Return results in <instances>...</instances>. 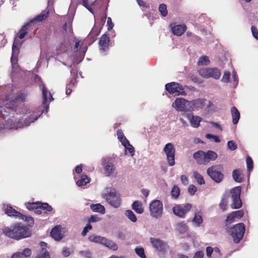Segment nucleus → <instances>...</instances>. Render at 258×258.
I'll return each instance as SVG.
<instances>
[{"label": "nucleus", "mask_w": 258, "mask_h": 258, "mask_svg": "<svg viewBox=\"0 0 258 258\" xmlns=\"http://www.w3.org/2000/svg\"><path fill=\"white\" fill-rule=\"evenodd\" d=\"M205 100L203 99H197L190 101L192 110L194 107H202L204 103Z\"/></svg>", "instance_id": "nucleus-30"}, {"label": "nucleus", "mask_w": 258, "mask_h": 258, "mask_svg": "<svg viewBox=\"0 0 258 258\" xmlns=\"http://www.w3.org/2000/svg\"><path fill=\"white\" fill-rule=\"evenodd\" d=\"M241 187L237 186L232 188L230 191L232 203L231 205L232 209H239L242 206V202L240 198Z\"/></svg>", "instance_id": "nucleus-9"}, {"label": "nucleus", "mask_w": 258, "mask_h": 258, "mask_svg": "<svg viewBox=\"0 0 258 258\" xmlns=\"http://www.w3.org/2000/svg\"><path fill=\"white\" fill-rule=\"evenodd\" d=\"M172 107L178 111H190L192 110L190 101L182 98H177L172 103Z\"/></svg>", "instance_id": "nucleus-5"}, {"label": "nucleus", "mask_w": 258, "mask_h": 258, "mask_svg": "<svg viewBox=\"0 0 258 258\" xmlns=\"http://www.w3.org/2000/svg\"><path fill=\"white\" fill-rule=\"evenodd\" d=\"M102 244L114 251L117 250L118 249V245L114 241L105 237L104 238Z\"/></svg>", "instance_id": "nucleus-21"}, {"label": "nucleus", "mask_w": 258, "mask_h": 258, "mask_svg": "<svg viewBox=\"0 0 258 258\" xmlns=\"http://www.w3.org/2000/svg\"><path fill=\"white\" fill-rule=\"evenodd\" d=\"M16 115L18 116V114L17 113ZM21 119L20 117H18L17 116H13V118H9L8 119L7 123L6 125H3V126H0V129L2 130L3 128H9V129H17L18 127H20L18 124L16 125V123H20L21 122Z\"/></svg>", "instance_id": "nucleus-13"}, {"label": "nucleus", "mask_w": 258, "mask_h": 258, "mask_svg": "<svg viewBox=\"0 0 258 258\" xmlns=\"http://www.w3.org/2000/svg\"><path fill=\"white\" fill-rule=\"evenodd\" d=\"M63 30L67 33H71L72 31L71 23L66 22L63 26Z\"/></svg>", "instance_id": "nucleus-50"}, {"label": "nucleus", "mask_w": 258, "mask_h": 258, "mask_svg": "<svg viewBox=\"0 0 258 258\" xmlns=\"http://www.w3.org/2000/svg\"><path fill=\"white\" fill-rule=\"evenodd\" d=\"M205 152L200 150L194 154L193 157L199 164L205 165Z\"/></svg>", "instance_id": "nucleus-19"}, {"label": "nucleus", "mask_w": 258, "mask_h": 258, "mask_svg": "<svg viewBox=\"0 0 258 258\" xmlns=\"http://www.w3.org/2000/svg\"><path fill=\"white\" fill-rule=\"evenodd\" d=\"M163 152L166 155V160L168 164L172 166L175 164V149L174 145L169 143L165 145L163 148Z\"/></svg>", "instance_id": "nucleus-8"}, {"label": "nucleus", "mask_w": 258, "mask_h": 258, "mask_svg": "<svg viewBox=\"0 0 258 258\" xmlns=\"http://www.w3.org/2000/svg\"><path fill=\"white\" fill-rule=\"evenodd\" d=\"M232 176L234 180L238 182H241L242 181V178L240 175L239 170L235 169L233 171Z\"/></svg>", "instance_id": "nucleus-36"}, {"label": "nucleus", "mask_w": 258, "mask_h": 258, "mask_svg": "<svg viewBox=\"0 0 258 258\" xmlns=\"http://www.w3.org/2000/svg\"><path fill=\"white\" fill-rule=\"evenodd\" d=\"M39 203H28L26 204L27 208L29 210H36V208L39 207Z\"/></svg>", "instance_id": "nucleus-47"}, {"label": "nucleus", "mask_w": 258, "mask_h": 258, "mask_svg": "<svg viewBox=\"0 0 258 258\" xmlns=\"http://www.w3.org/2000/svg\"><path fill=\"white\" fill-rule=\"evenodd\" d=\"M171 193V196L173 198H177L180 193L179 188L177 186H175V185L172 188Z\"/></svg>", "instance_id": "nucleus-45"}, {"label": "nucleus", "mask_w": 258, "mask_h": 258, "mask_svg": "<svg viewBox=\"0 0 258 258\" xmlns=\"http://www.w3.org/2000/svg\"><path fill=\"white\" fill-rule=\"evenodd\" d=\"M79 254L86 258H91L92 253L89 250H82L79 252Z\"/></svg>", "instance_id": "nucleus-49"}, {"label": "nucleus", "mask_w": 258, "mask_h": 258, "mask_svg": "<svg viewBox=\"0 0 258 258\" xmlns=\"http://www.w3.org/2000/svg\"><path fill=\"white\" fill-rule=\"evenodd\" d=\"M137 254L141 258H146V256L145 254L144 249L142 247H137L135 249Z\"/></svg>", "instance_id": "nucleus-44"}, {"label": "nucleus", "mask_w": 258, "mask_h": 258, "mask_svg": "<svg viewBox=\"0 0 258 258\" xmlns=\"http://www.w3.org/2000/svg\"><path fill=\"white\" fill-rule=\"evenodd\" d=\"M227 147L229 150L234 151L237 149V145L233 141H229L227 143Z\"/></svg>", "instance_id": "nucleus-52"}, {"label": "nucleus", "mask_w": 258, "mask_h": 258, "mask_svg": "<svg viewBox=\"0 0 258 258\" xmlns=\"http://www.w3.org/2000/svg\"><path fill=\"white\" fill-rule=\"evenodd\" d=\"M196 191L197 187L195 185L191 184L188 186V191L191 195H194Z\"/></svg>", "instance_id": "nucleus-62"}, {"label": "nucleus", "mask_w": 258, "mask_h": 258, "mask_svg": "<svg viewBox=\"0 0 258 258\" xmlns=\"http://www.w3.org/2000/svg\"><path fill=\"white\" fill-rule=\"evenodd\" d=\"M91 210L94 212H98L104 214L105 213V209L103 206L100 204H92L90 206Z\"/></svg>", "instance_id": "nucleus-27"}, {"label": "nucleus", "mask_w": 258, "mask_h": 258, "mask_svg": "<svg viewBox=\"0 0 258 258\" xmlns=\"http://www.w3.org/2000/svg\"><path fill=\"white\" fill-rule=\"evenodd\" d=\"M125 215L133 222H136L137 220L136 215L133 212L130 210L125 211Z\"/></svg>", "instance_id": "nucleus-35"}, {"label": "nucleus", "mask_w": 258, "mask_h": 258, "mask_svg": "<svg viewBox=\"0 0 258 258\" xmlns=\"http://www.w3.org/2000/svg\"><path fill=\"white\" fill-rule=\"evenodd\" d=\"M109 42V38L107 34H104L100 38L99 42L100 50L105 52L107 49Z\"/></svg>", "instance_id": "nucleus-16"}, {"label": "nucleus", "mask_w": 258, "mask_h": 258, "mask_svg": "<svg viewBox=\"0 0 258 258\" xmlns=\"http://www.w3.org/2000/svg\"><path fill=\"white\" fill-rule=\"evenodd\" d=\"M150 241L153 247L160 254H164L169 250L167 243L160 239L151 237Z\"/></svg>", "instance_id": "nucleus-6"}, {"label": "nucleus", "mask_w": 258, "mask_h": 258, "mask_svg": "<svg viewBox=\"0 0 258 258\" xmlns=\"http://www.w3.org/2000/svg\"><path fill=\"white\" fill-rule=\"evenodd\" d=\"M251 32L253 37L258 40V30L254 26L251 27Z\"/></svg>", "instance_id": "nucleus-64"}, {"label": "nucleus", "mask_w": 258, "mask_h": 258, "mask_svg": "<svg viewBox=\"0 0 258 258\" xmlns=\"http://www.w3.org/2000/svg\"><path fill=\"white\" fill-rule=\"evenodd\" d=\"M220 76L221 73L218 69L216 68H211L210 77H212L215 79H218Z\"/></svg>", "instance_id": "nucleus-39"}, {"label": "nucleus", "mask_w": 258, "mask_h": 258, "mask_svg": "<svg viewBox=\"0 0 258 258\" xmlns=\"http://www.w3.org/2000/svg\"><path fill=\"white\" fill-rule=\"evenodd\" d=\"M151 215L154 218L161 217L163 213V204L159 200H154L150 205Z\"/></svg>", "instance_id": "nucleus-10"}, {"label": "nucleus", "mask_w": 258, "mask_h": 258, "mask_svg": "<svg viewBox=\"0 0 258 258\" xmlns=\"http://www.w3.org/2000/svg\"><path fill=\"white\" fill-rule=\"evenodd\" d=\"M92 227L90 223H88L86 226L84 228L82 232V235L83 236H85L86 235L87 233L89 232V230H91Z\"/></svg>", "instance_id": "nucleus-53"}, {"label": "nucleus", "mask_w": 258, "mask_h": 258, "mask_svg": "<svg viewBox=\"0 0 258 258\" xmlns=\"http://www.w3.org/2000/svg\"><path fill=\"white\" fill-rule=\"evenodd\" d=\"M122 145L125 148L126 150H127L129 151V152L131 154L132 156H133L135 151L134 148L133 147V146L130 144L129 141H128V144H123Z\"/></svg>", "instance_id": "nucleus-51"}, {"label": "nucleus", "mask_w": 258, "mask_h": 258, "mask_svg": "<svg viewBox=\"0 0 258 258\" xmlns=\"http://www.w3.org/2000/svg\"><path fill=\"white\" fill-rule=\"evenodd\" d=\"M217 153L213 151L209 150L205 152V165L208 164L210 161H214L217 158Z\"/></svg>", "instance_id": "nucleus-22"}, {"label": "nucleus", "mask_w": 258, "mask_h": 258, "mask_svg": "<svg viewBox=\"0 0 258 258\" xmlns=\"http://www.w3.org/2000/svg\"><path fill=\"white\" fill-rule=\"evenodd\" d=\"M230 76V73L228 71L225 72L224 73V75L222 77V78L221 79V81L223 83H228L229 80Z\"/></svg>", "instance_id": "nucleus-48"}, {"label": "nucleus", "mask_w": 258, "mask_h": 258, "mask_svg": "<svg viewBox=\"0 0 258 258\" xmlns=\"http://www.w3.org/2000/svg\"><path fill=\"white\" fill-rule=\"evenodd\" d=\"M117 134L118 136V139L121 142L122 145L128 144V141L124 136L123 134L121 131H118Z\"/></svg>", "instance_id": "nucleus-41"}, {"label": "nucleus", "mask_w": 258, "mask_h": 258, "mask_svg": "<svg viewBox=\"0 0 258 258\" xmlns=\"http://www.w3.org/2000/svg\"><path fill=\"white\" fill-rule=\"evenodd\" d=\"M102 197L114 208H118L121 204L120 196L114 189L106 188L102 193Z\"/></svg>", "instance_id": "nucleus-3"}, {"label": "nucleus", "mask_w": 258, "mask_h": 258, "mask_svg": "<svg viewBox=\"0 0 258 258\" xmlns=\"http://www.w3.org/2000/svg\"><path fill=\"white\" fill-rule=\"evenodd\" d=\"M25 115L26 117L25 118L24 124L22 125L23 126L29 125L31 123L37 120L40 116V115L34 114V112L31 113L30 111L27 112Z\"/></svg>", "instance_id": "nucleus-17"}, {"label": "nucleus", "mask_w": 258, "mask_h": 258, "mask_svg": "<svg viewBox=\"0 0 258 258\" xmlns=\"http://www.w3.org/2000/svg\"><path fill=\"white\" fill-rule=\"evenodd\" d=\"M246 165L248 171H251L253 169V161L250 157L246 158Z\"/></svg>", "instance_id": "nucleus-46"}, {"label": "nucleus", "mask_w": 258, "mask_h": 258, "mask_svg": "<svg viewBox=\"0 0 258 258\" xmlns=\"http://www.w3.org/2000/svg\"><path fill=\"white\" fill-rule=\"evenodd\" d=\"M71 253L72 252L70 250L68 247H65L63 248L62 254L64 257L69 256Z\"/></svg>", "instance_id": "nucleus-59"}, {"label": "nucleus", "mask_w": 258, "mask_h": 258, "mask_svg": "<svg viewBox=\"0 0 258 258\" xmlns=\"http://www.w3.org/2000/svg\"><path fill=\"white\" fill-rule=\"evenodd\" d=\"M102 164L104 166L105 173L107 176L110 175L115 170V167L109 158H103Z\"/></svg>", "instance_id": "nucleus-14"}, {"label": "nucleus", "mask_w": 258, "mask_h": 258, "mask_svg": "<svg viewBox=\"0 0 258 258\" xmlns=\"http://www.w3.org/2000/svg\"><path fill=\"white\" fill-rule=\"evenodd\" d=\"M231 113L232 116V122L234 124L238 123L240 118V113L235 107L231 108Z\"/></svg>", "instance_id": "nucleus-25"}, {"label": "nucleus", "mask_w": 258, "mask_h": 258, "mask_svg": "<svg viewBox=\"0 0 258 258\" xmlns=\"http://www.w3.org/2000/svg\"><path fill=\"white\" fill-rule=\"evenodd\" d=\"M132 209L137 213L141 214L144 212V208H143L141 202L136 201L132 204Z\"/></svg>", "instance_id": "nucleus-26"}, {"label": "nucleus", "mask_w": 258, "mask_h": 258, "mask_svg": "<svg viewBox=\"0 0 258 258\" xmlns=\"http://www.w3.org/2000/svg\"><path fill=\"white\" fill-rule=\"evenodd\" d=\"M30 23H27L24 25L19 32L17 34V37H15L13 46H12V54L11 58V61L12 67L13 72H17L18 69L17 64V55L19 52V48L22 44V42H20L18 40V38L23 39L27 34L26 30L28 29Z\"/></svg>", "instance_id": "nucleus-2"}, {"label": "nucleus", "mask_w": 258, "mask_h": 258, "mask_svg": "<svg viewBox=\"0 0 258 258\" xmlns=\"http://www.w3.org/2000/svg\"><path fill=\"white\" fill-rule=\"evenodd\" d=\"M3 231L6 236L17 240L29 237L31 234L29 228L22 223H16L5 227Z\"/></svg>", "instance_id": "nucleus-1"}, {"label": "nucleus", "mask_w": 258, "mask_h": 258, "mask_svg": "<svg viewBox=\"0 0 258 258\" xmlns=\"http://www.w3.org/2000/svg\"><path fill=\"white\" fill-rule=\"evenodd\" d=\"M210 62V60L207 56L203 55L200 57L197 62L198 65H208Z\"/></svg>", "instance_id": "nucleus-38"}, {"label": "nucleus", "mask_w": 258, "mask_h": 258, "mask_svg": "<svg viewBox=\"0 0 258 258\" xmlns=\"http://www.w3.org/2000/svg\"><path fill=\"white\" fill-rule=\"evenodd\" d=\"M186 27L184 25H177L172 28L173 33L177 36L181 35L185 31Z\"/></svg>", "instance_id": "nucleus-24"}, {"label": "nucleus", "mask_w": 258, "mask_h": 258, "mask_svg": "<svg viewBox=\"0 0 258 258\" xmlns=\"http://www.w3.org/2000/svg\"><path fill=\"white\" fill-rule=\"evenodd\" d=\"M193 222L197 225V226H199L200 224L203 222V218L201 215L199 213H196L193 219Z\"/></svg>", "instance_id": "nucleus-42"}, {"label": "nucleus", "mask_w": 258, "mask_h": 258, "mask_svg": "<svg viewBox=\"0 0 258 258\" xmlns=\"http://www.w3.org/2000/svg\"><path fill=\"white\" fill-rule=\"evenodd\" d=\"M223 167L221 165H216L207 169V174L216 182L220 183L223 179L224 175L221 171Z\"/></svg>", "instance_id": "nucleus-4"}, {"label": "nucleus", "mask_w": 258, "mask_h": 258, "mask_svg": "<svg viewBox=\"0 0 258 258\" xmlns=\"http://www.w3.org/2000/svg\"><path fill=\"white\" fill-rule=\"evenodd\" d=\"M159 11L163 17H166L168 14L166 5L164 4H160L159 7Z\"/></svg>", "instance_id": "nucleus-40"}, {"label": "nucleus", "mask_w": 258, "mask_h": 258, "mask_svg": "<svg viewBox=\"0 0 258 258\" xmlns=\"http://www.w3.org/2000/svg\"><path fill=\"white\" fill-rule=\"evenodd\" d=\"M19 219H22L25 221L30 226H32L34 224V219L31 217L27 216L22 214V216L20 217Z\"/></svg>", "instance_id": "nucleus-37"}, {"label": "nucleus", "mask_w": 258, "mask_h": 258, "mask_svg": "<svg viewBox=\"0 0 258 258\" xmlns=\"http://www.w3.org/2000/svg\"><path fill=\"white\" fill-rule=\"evenodd\" d=\"M230 232L235 243H238L242 238L245 232V226L243 223H238L233 226Z\"/></svg>", "instance_id": "nucleus-7"}, {"label": "nucleus", "mask_w": 258, "mask_h": 258, "mask_svg": "<svg viewBox=\"0 0 258 258\" xmlns=\"http://www.w3.org/2000/svg\"><path fill=\"white\" fill-rule=\"evenodd\" d=\"M101 218L97 215H92L89 219V223L96 222L99 221Z\"/></svg>", "instance_id": "nucleus-60"}, {"label": "nucleus", "mask_w": 258, "mask_h": 258, "mask_svg": "<svg viewBox=\"0 0 258 258\" xmlns=\"http://www.w3.org/2000/svg\"><path fill=\"white\" fill-rule=\"evenodd\" d=\"M193 177L196 180L197 182L200 184H204L205 183V180L203 177V176L199 174L198 172L195 171L193 173Z\"/></svg>", "instance_id": "nucleus-34"}, {"label": "nucleus", "mask_w": 258, "mask_h": 258, "mask_svg": "<svg viewBox=\"0 0 258 258\" xmlns=\"http://www.w3.org/2000/svg\"><path fill=\"white\" fill-rule=\"evenodd\" d=\"M177 228L181 233H184L187 231V226L186 224L180 223L178 224Z\"/></svg>", "instance_id": "nucleus-43"}, {"label": "nucleus", "mask_w": 258, "mask_h": 258, "mask_svg": "<svg viewBox=\"0 0 258 258\" xmlns=\"http://www.w3.org/2000/svg\"><path fill=\"white\" fill-rule=\"evenodd\" d=\"M5 213L9 216L15 217L16 218L19 219L20 216H22V214L17 212L11 206H7L5 209Z\"/></svg>", "instance_id": "nucleus-23"}, {"label": "nucleus", "mask_w": 258, "mask_h": 258, "mask_svg": "<svg viewBox=\"0 0 258 258\" xmlns=\"http://www.w3.org/2000/svg\"><path fill=\"white\" fill-rule=\"evenodd\" d=\"M41 251L37 258H50L49 252L46 249L47 243L44 242H41L39 243Z\"/></svg>", "instance_id": "nucleus-20"}, {"label": "nucleus", "mask_w": 258, "mask_h": 258, "mask_svg": "<svg viewBox=\"0 0 258 258\" xmlns=\"http://www.w3.org/2000/svg\"><path fill=\"white\" fill-rule=\"evenodd\" d=\"M206 137L208 139H213L216 143H219L220 142V140L217 136L212 134H207Z\"/></svg>", "instance_id": "nucleus-55"}, {"label": "nucleus", "mask_w": 258, "mask_h": 258, "mask_svg": "<svg viewBox=\"0 0 258 258\" xmlns=\"http://www.w3.org/2000/svg\"><path fill=\"white\" fill-rule=\"evenodd\" d=\"M27 94L25 93H21L17 95L15 100L11 101L8 104V107L12 110H14L17 105L16 104L17 101H25Z\"/></svg>", "instance_id": "nucleus-15"}, {"label": "nucleus", "mask_w": 258, "mask_h": 258, "mask_svg": "<svg viewBox=\"0 0 258 258\" xmlns=\"http://www.w3.org/2000/svg\"><path fill=\"white\" fill-rule=\"evenodd\" d=\"M107 26L108 30H111L114 26V24L112 22L111 19L110 17L107 18Z\"/></svg>", "instance_id": "nucleus-63"}, {"label": "nucleus", "mask_w": 258, "mask_h": 258, "mask_svg": "<svg viewBox=\"0 0 258 258\" xmlns=\"http://www.w3.org/2000/svg\"><path fill=\"white\" fill-rule=\"evenodd\" d=\"M39 206L42 210H46L47 211H51L52 210V207L47 203L40 204Z\"/></svg>", "instance_id": "nucleus-54"}, {"label": "nucleus", "mask_w": 258, "mask_h": 258, "mask_svg": "<svg viewBox=\"0 0 258 258\" xmlns=\"http://www.w3.org/2000/svg\"><path fill=\"white\" fill-rule=\"evenodd\" d=\"M104 238V237L92 234L89 236L88 239L90 242L102 244Z\"/></svg>", "instance_id": "nucleus-29"}, {"label": "nucleus", "mask_w": 258, "mask_h": 258, "mask_svg": "<svg viewBox=\"0 0 258 258\" xmlns=\"http://www.w3.org/2000/svg\"><path fill=\"white\" fill-rule=\"evenodd\" d=\"M227 204V201L225 199H222L221 203H220V207L222 209L223 211H225L226 209Z\"/></svg>", "instance_id": "nucleus-58"}, {"label": "nucleus", "mask_w": 258, "mask_h": 258, "mask_svg": "<svg viewBox=\"0 0 258 258\" xmlns=\"http://www.w3.org/2000/svg\"><path fill=\"white\" fill-rule=\"evenodd\" d=\"M22 257L29 256L31 254V251L29 248H25L23 250L22 252H21Z\"/></svg>", "instance_id": "nucleus-57"}, {"label": "nucleus", "mask_w": 258, "mask_h": 258, "mask_svg": "<svg viewBox=\"0 0 258 258\" xmlns=\"http://www.w3.org/2000/svg\"><path fill=\"white\" fill-rule=\"evenodd\" d=\"M48 14V12H43L39 15H38L37 16H36L33 20H31L29 23H30V25L33 23L35 21L36 22H41L43 21V20L45 19Z\"/></svg>", "instance_id": "nucleus-28"}, {"label": "nucleus", "mask_w": 258, "mask_h": 258, "mask_svg": "<svg viewBox=\"0 0 258 258\" xmlns=\"http://www.w3.org/2000/svg\"><path fill=\"white\" fill-rule=\"evenodd\" d=\"M42 96H43V103L45 104L47 101V90L45 86H43L42 88Z\"/></svg>", "instance_id": "nucleus-61"}, {"label": "nucleus", "mask_w": 258, "mask_h": 258, "mask_svg": "<svg viewBox=\"0 0 258 258\" xmlns=\"http://www.w3.org/2000/svg\"><path fill=\"white\" fill-rule=\"evenodd\" d=\"M211 72V68H204L199 70V74L203 77L208 78L210 77V73Z\"/></svg>", "instance_id": "nucleus-33"}, {"label": "nucleus", "mask_w": 258, "mask_h": 258, "mask_svg": "<svg viewBox=\"0 0 258 258\" xmlns=\"http://www.w3.org/2000/svg\"><path fill=\"white\" fill-rule=\"evenodd\" d=\"M166 90L174 95H185V92L182 86L175 82H171L165 85Z\"/></svg>", "instance_id": "nucleus-11"}, {"label": "nucleus", "mask_w": 258, "mask_h": 258, "mask_svg": "<svg viewBox=\"0 0 258 258\" xmlns=\"http://www.w3.org/2000/svg\"><path fill=\"white\" fill-rule=\"evenodd\" d=\"M191 205L190 204H186L184 206L177 205L173 207L172 211L174 215L180 217L184 218L186 213L191 209Z\"/></svg>", "instance_id": "nucleus-12"}, {"label": "nucleus", "mask_w": 258, "mask_h": 258, "mask_svg": "<svg viewBox=\"0 0 258 258\" xmlns=\"http://www.w3.org/2000/svg\"><path fill=\"white\" fill-rule=\"evenodd\" d=\"M50 235L55 240H60L62 238L61 226L57 225L52 228L50 232Z\"/></svg>", "instance_id": "nucleus-18"}, {"label": "nucleus", "mask_w": 258, "mask_h": 258, "mask_svg": "<svg viewBox=\"0 0 258 258\" xmlns=\"http://www.w3.org/2000/svg\"><path fill=\"white\" fill-rule=\"evenodd\" d=\"M90 181L88 176L86 175H82L81 179L78 180L76 184L78 186H81L84 185H86L87 183H89Z\"/></svg>", "instance_id": "nucleus-31"}, {"label": "nucleus", "mask_w": 258, "mask_h": 258, "mask_svg": "<svg viewBox=\"0 0 258 258\" xmlns=\"http://www.w3.org/2000/svg\"><path fill=\"white\" fill-rule=\"evenodd\" d=\"M201 121V118L197 116H192L190 119V124L194 127H198Z\"/></svg>", "instance_id": "nucleus-32"}, {"label": "nucleus", "mask_w": 258, "mask_h": 258, "mask_svg": "<svg viewBox=\"0 0 258 258\" xmlns=\"http://www.w3.org/2000/svg\"><path fill=\"white\" fill-rule=\"evenodd\" d=\"M232 213L235 218H241L244 215L243 210H239L235 212H233Z\"/></svg>", "instance_id": "nucleus-56"}]
</instances>
